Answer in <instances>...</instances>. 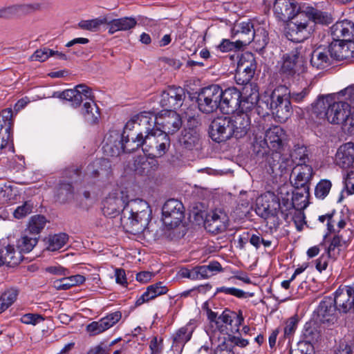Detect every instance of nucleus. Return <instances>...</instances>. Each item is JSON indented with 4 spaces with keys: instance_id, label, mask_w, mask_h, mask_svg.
Segmentation results:
<instances>
[{
    "instance_id": "obj_29",
    "label": "nucleus",
    "mask_w": 354,
    "mask_h": 354,
    "mask_svg": "<svg viewBox=\"0 0 354 354\" xmlns=\"http://www.w3.org/2000/svg\"><path fill=\"white\" fill-rule=\"evenodd\" d=\"M106 143L103 146L104 151L107 156L117 157L124 153L123 134L118 131H110L105 137Z\"/></svg>"
},
{
    "instance_id": "obj_8",
    "label": "nucleus",
    "mask_w": 354,
    "mask_h": 354,
    "mask_svg": "<svg viewBox=\"0 0 354 354\" xmlns=\"http://www.w3.org/2000/svg\"><path fill=\"white\" fill-rule=\"evenodd\" d=\"M287 140L285 131L280 126H274L267 129V162L273 171L274 162H279L281 157V151Z\"/></svg>"
},
{
    "instance_id": "obj_61",
    "label": "nucleus",
    "mask_w": 354,
    "mask_h": 354,
    "mask_svg": "<svg viewBox=\"0 0 354 354\" xmlns=\"http://www.w3.org/2000/svg\"><path fill=\"white\" fill-rule=\"evenodd\" d=\"M54 50L46 47L37 49L30 57L31 60L45 62L48 57L53 56Z\"/></svg>"
},
{
    "instance_id": "obj_40",
    "label": "nucleus",
    "mask_w": 354,
    "mask_h": 354,
    "mask_svg": "<svg viewBox=\"0 0 354 354\" xmlns=\"http://www.w3.org/2000/svg\"><path fill=\"white\" fill-rule=\"evenodd\" d=\"M156 157L142 158L136 163V171L140 175L149 176L158 168L159 164Z\"/></svg>"
},
{
    "instance_id": "obj_11",
    "label": "nucleus",
    "mask_w": 354,
    "mask_h": 354,
    "mask_svg": "<svg viewBox=\"0 0 354 354\" xmlns=\"http://www.w3.org/2000/svg\"><path fill=\"white\" fill-rule=\"evenodd\" d=\"M162 221L167 226L177 227L185 216V208L183 203L176 199L167 200L162 208Z\"/></svg>"
},
{
    "instance_id": "obj_54",
    "label": "nucleus",
    "mask_w": 354,
    "mask_h": 354,
    "mask_svg": "<svg viewBox=\"0 0 354 354\" xmlns=\"http://www.w3.org/2000/svg\"><path fill=\"white\" fill-rule=\"evenodd\" d=\"M332 183L327 179L321 180L315 186V196L317 198L324 199L330 192Z\"/></svg>"
},
{
    "instance_id": "obj_22",
    "label": "nucleus",
    "mask_w": 354,
    "mask_h": 354,
    "mask_svg": "<svg viewBox=\"0 0 354 354\" xmlns=\"http://www.w3.org/2000/svg\"><path fill=\"white\" fill-rule=\"evenodd\" d=\"M331 297H325L319 303L316 312L320 322L329 327L337 322V308Z\"/></svg>"
},
{
    "instance_id": "obj_15",
    "label": "nucleus",
    "mask_w": 354,
    "mask_h": 354,
    "mask_svg": "<svg viewBox=\"0 0 354 354\" xmlns=\"http://www.w3.org/2000/svg\"><path fill=\"white\" fill-rule=\"evenodd\" d=\"M230 116L218 117L214 119L209 127V136L211 139L221 143L231 138Z\"/></svg>"
},
{
    "instance_id": "obj_48",
    "label": "nucleus",
    "mask_w": 354,
    "mask_h": 354,
    "mask_svg": "<svg viewBox=\"0 0 354 354\" xmlns=\"http://www.w3.org/2000/svg\"><path fill=\"white\" fill-rule=\"evenodd\" d=\"M298 56L296 54L288 55L283 61L281 69L283 73L288 75H293L296 73H299L301 64L297 61Z\"/></svg>"
},
{
    "instance_id": "obj_18",
    "label": "nucleus",
    "mask_w": 354,
    "mask_h": 354,
    "mask_svg": "<svg viewBox=\"0 0 354 354\" xmlns=\"http://www.w3.org/2000/svg\"><path fill=\"white\" fill-rule=\"evenodd\" d=\"M279 211L282 214L286 212L284 208L282 209L279 196H276L274 192L267 191V227L268 226L270 233L276 230L279 225L277 216Z\"/></svg>"
},
{
    "instance_id": "obj_59",
    "label": "nucleus",
    "mask_w": 354,
    "mask_h": 354,
    "mask_svg": "<svg viewBox=\"0 0 354 354\" xmlns=\"http://www.w3.org/2000/svg\"><path fill=\"white\" fill-rule=\"evenodd\" d=\"M147 290L151 295V298L153 299L160 295L166 294L168 292V288L163 285V282L159 281L149 286Z\"/></svg>"
},
{
    "instance_id": "obj_20",
    "label": "nucleus",
    "mask_w": 354,
    "mask_h": 354,
    "mask_svg": "<svg viewBox=\"0 0 354 354\" xmlns=\"http://www.w3.org/2000/svg\"><path fill=\"white\" fill-rule=\"evenodd\" d=\"M128 196L123 192L109 194L102 202V211L104 216L115 217L122 214L123 207L126 205Z\"/></svg>"
},
{
    "instance_id": "obj_56",
    "label": "nucleus",
    "mask_w": 354,
    "mask_h": 354,
    "mask_svg": "<svg viewBox=\"0 0 354 354\" xmlns=\"http://www.w3.org/2000/svg\"><path fill=\"white\" fill-rule=\"evenodd\" d=\"M254 75L248 74V73H245L242 71H240L239 69H236V73L234 75V80L236 82V84L240 85H244L243 90L246 91V92L249 91L250 85H252L250 84V81L252 79Z\"/></svg>"
},
{
    "instance_id": "obj_37",
    "label": "nucleus",
    "mask_w": 354,
    "mask_h": 354,
    "mask_svg": "<svg viewBox=\"0 0 354 354\" xmlns=\"http://www.w3.org/2000/svg\"><path fill=\"white\" fill-rule=\"evenodd\" d=\"M24 259L23 254L13 245H8L0 251V266L6 264L9 267L18 266Z\"/></svg>"
},
{
    "instance_id": "obj_27",
    "label": "nucleus",
    "mask_w": 354,
    "mask_h": 354,
    "mask_svg": "<svg viewBox=\"0 0 354 354\" xmlns=\"http://www.w3.org/2000/svg\"><path fill=\"white\" fill-rule=\"evenodd\" d=\"M351 104L348 102H335L334 99L328 107L325 120L331 124H340L344 117L348 116Z\"/></svg>"
},
{
    "instance_id": "obj_6",
    "label": "nucleus",
    "mask_w": 354,
    "mask_h": 354,
    "mask_svg": "<svg viewBox=\"0 0 354 354\" xmlns=\"http://www.w3.org/2000/svg\"><path fill=\"white\" fill-rule=\"evenodd\" d=\"M223 89L218 84L202 88L198 92L196 102L200 111L209 114L221 110V99H222Z\"/></svg>"
},
{
    "instance_id": "obj_2",
    "label": "nucleus",
    "mask_w": 354,
    "mask_h": 354,
    "mask_svg": "<svg viewBox=\"0 0 354 354\" xmlns=\"http://www.w3.org/2000/svg\"><path fill=\"white\" fill-rule=\"evenodd\" d=\"M310 21L326 24L328 16L313 7H308L304 11H297V15L288 21L286 32L287 38L295 43L308 39L312 30L309 27Z\"/></svg>"
},
{
    "instance_id": "obj_17",
    "label": "nucleus",
    "mask_w": 354,
    "mask_h": 354,
    "mask_svg": "<svg viewBox=\"0 0 354 354\" xmlns=\"http://www.w3.org/2000/svg\"><path fill=\"white\" fill-rule=\"evenodd\" d=\"M229 225V217L222 209H216L206 214L204 227L210 233L217 234L225 232Z\"/></svg>"
},
{
    "instance_id": "obj_55",
    "label": "nucleus",
    "mask_w": 354,
    "mask_h": 354,
    "mask_svg": "<svg viewBox=\"0 0 354 354\" xmlns=\"http://www.w3.org/2000/svg\"><path fill=\"white\" fill-rule=\"evenodd\" d=\"M291 157L296 165L300 167L308 165L307 162L309 161L307 149L304 147L295 149L291 153Z\"/></svg>"
},
{
    "instance_id": "obj_41",
    "label": "nucleus",
    "mask_w": 354,
    "mask_h": 354,
    "mask_svg": "<svg viewBox=\"0 0 354 354\" xmlns=\"http://www.w3.org/2000/svg\"><path fill=\"white\" fill-rule=\"evenodd\" d=\"M74 187L72 183L60 180L57 188V198L61 203H68L74 198Z\"/></svg>"
},
{
    "instance_id": "obj_24",
    "label": "nucleus",
    "mask_w": 354,
    "mask_h": 354,
    "mask_svg": "<svg viewBox=\"0 0 354 354\" xmlns=\"http://www.w3.org/2000/svg\"><path fill=\"white\" fill-rule=\"evenodd\" d=\"M276 196H279L281 204L282 205V209L284 208L286 211L292 209H296V202L305 197L306 198L309 196V191L304 192V189H296L290 196L288 187L285 185L279 187L277 190Z\"/></svg>"
},
{
    "instance_id": "obj_57",
    "label": "nucleus",
    "mask_w": 354,
    "mask_h": 354,
    "mask_svg": "<svg viewBox=\"0 0 354 354\" xmlns=\"http://www.w3.org/2000/svg\"><path fill=\"white\" fill-rule=\"evenodd\" d=\"M33 209V203L31 201H25L21 205L18 206L13 212L14 217L17 219H21L30 213Z\"/></svg>"
},
{
    "instance_id": "obj_38",
    "label": "nucleus",
    "mask_w": 354,
    "mask_h": 354,
    "mask_svg": "<svg viewBox=\"0 0 354 354\" xmlns=\"http://www.w3.org/2000/svg\"><path fill=\"white\" fill-rule=\"evenodd\" d=\"M136 24V19L131 17H124L114 19H110L109 17H108L106 28L110 34H113L117 31H127L133 29Z\"/></svg>"
},
{
    "instance_id": "obj_9",
    "label": "nucleus",
    "mask_w": 354,
    "mask_h": 354,
    "mask_svg": "<svg viewBox=\"0 0 354 354\" xmlns=\"http://www.w3.org/2000/svg\"><path fill=\"white\" fill-rule=\"evenodd\" d=\"M154 124L158 131L169 134L176 133L183 126L182 118L176 111L163 110L155 118Z\"/></svg>"
},
{
    "instance_id": "obj_5",
    "label": "nucleus",
    "mask_w": 354,
    "mask_h": 354,
    "mask_svg": "<svg viewBox=\"0 0 354 354\" xmlns=\"http://www.w3.org/2000/svg\"><path fill=\"white\" fill-rule=\"evenodd\" d=\"M287 87L279 86L274 89L270 95L271 113L274 120L279 122H285L292 115V109L290 100L286 97Z\"/></svg>"
},
{
    "instance_id": "obj_26",
    "label": "nucleus",
    "mask_w": 354,
    "mask_h": 354,
    "mask_svg": "<svg viewBox=\"0 0 354 354\" xmlns=\"http://www.w3.org/2000/svg\"><path fill=\"white\" fill-rule=\"evenodd\" d=\"M297 3L295 0H275L273 11L276 17L282 21H288L297 15Z\"/></svg>"
},
{
    "instance_id": "obj_49",
    "label": "nucleus",
    "mask_w": 354,
    "mask_h": 354,
    "mask_svg": "<svg viewBox=\"0 0 354 354\" xmlns=\"http://www.w3.org/2000/svg\"><path fill=\"white\" fill-rule=\"evenodd\" d=\"M346 243V241L342 239V236L335 235L326 249L327 257L336 259L340 254L342 248Z\"/></svg>"
},
{
    "instance_id": "obj_51",
    "label": "nucleus",
    "mask_w": 354,
    "mask_h": 354,
    "mask_svg": "<svg viewBox=\"0 0 354 354\" xmlns=\"http://www.w3.org/2000/svg\"><path fill=\"white\" fill-rule=\"evenodd\" d=\"M132 133H127L123 134L124 142H123V148H124V153H132L140 147L143 149L145 140L140 139H134L131 136Z\"/></svg>"
},
{
    "instance_id": "obj_42",
    "label": "nucleus",
    "mask_w": 354,
    "mask_h": 354,
    "mask_svg": "<svg viewBox=\"0 0 354 354\" xmlns=\"http://www.w3.org/2000/svg\"><path fill=\"white\" fill-rule=\"evenodd\" d=\"M199 140L198 131L184 129L179 138V143L183 148L192 150L198 144Z\"/></svg>"
},
{
    "instance_id": "obj_10",
    "label": "nucleus",
    "mask_w": 354,
    "mask_h": 354,
    "mask_svg": "<svg viewBox=\"0 0 354 354\" xmlns=\"http://www.w3.org/2000/svg\"><path fill=\"white\" fill-rule=\"evenodd\" d=\"M170 147L169 136L165 133L156 131L145 140L143 151L148 156L161 157Z\"/></svg>"
},
{
    "instance_id": "obj_19",
    "label": "nucleus",
    "mask_w": 354,
    "mask_h": 354,
    "mask_svg": "<svg viewBox=\"0 0 354 354\" xmlns=\"http://www.w3.org/2000/svg\"><path fill=\"white\" fill-rule=\"evenodd\" d=\"M12 117L11 108L5 109L0 113V149H5L10 143L13 145Z\"/></svg>"
},
{
    "instance_id": "obj_34",
    "label": "nucleus",
    "mask_w": 354,
    "mask_h": 354,
    "mask_svg": "<svg viewBox=\"0 0 354 354\" xmlns=\"http://www.w3.org/2000/svg\"><path fill=\"white\" fill-rule=\"evenodd\" d=\"M314 175L313 167L305 165L299 169L293 181H291L295 189H304V192L310 191V181Z\"/></svg>"
},
{
    "instance_id": "obj_63",
    "label": "nucleus",
    "mask_w": 354,
    "mask_h": 354,
    "mask_svg": "<svg viewBox=\"0 0 354 354\" xmlns=\"http://www.w3.org/2000/svg\"><path fill=\"white\" fill-rule=\"evenodd\" d=\"M342 124V128L344 132L348 134H354V111L349 110L348 116L344 117Z\"/></svg>"
},
{
    "instance_id": "obj_64",
    "label": "nucleus",
    "mask_w": 354,
    "mask_h": 354,
    "mask_svg": "<svg viewBox=\"0 0 354 354\" xmlns=\"http://www.w3.org/2000/svg\"><path fill=\"white\" fill-rule=\"evenodd\" d=\"M223 292L226 295H233L237 298H246L248 297V293L244 292L242 290L236 288H227L225 286L218 288L216 289V293Z\"/></svg>"
},
{
    "instance_id": "obj_35",
    "label": "nucleus",
    "mask_w": 354,
    "mask_h": 354,
    "mask_svg": "<svg viewBox=\"0 0 354 354\" xmlns=\"http://www.w3.org/2000/svg\"><path fill=\"white\" fill-rule=\"evenodd\" d=\"M111 171V162L107 158L97 159L87 167V174L93 178L108 177Z\"/></svg>"
},
{
    "instance_id": "obj_14",
    "label": "nucleus",
    "mask_w": 354,
    "mask_h": 354,
    "mask_svg": "<svg viewBox=\"0 0 354 354\" xmlns=\"http://www.w3.org/2000/svg\"><path fill=\"white\" fill-rule=\"evenodd\" d=\"M332 300L339 313H347L351 310L354 313V283L351 286H340Z\"/></svg>"
},
{
    "instance_id": "obj_16",
    "label": "nucleus",
    "mask_w": 354,
    "mask_h": 354,
    "mask_svg": "<svg viewBox=\"0 0 354 354\" xmlns=\"http://www.w3.org/2000/svg\"><path fill=\"white\" fill-rule=\"evenodd\" d=\"M216 326L221 332L229 330L232 333L239 332V327L244 321L241 310L238 313L225 308L218 317Z\"/></svg>"
},
{
    "instance_id": "obj_62",
    "label": "nucleus",
    "mask_w": 354,
    "mask_h": 354,
    "mask_svg": "<svg viewBox=\"0 0 354 354\" xmlns=\"http://www.w3.org/2000/svg\"><path fill=\"white\" fill-rule=\"evenodd\" d=\"M299 322V317L297 314L287 319L284 328V334L286 336L289 337L294 334L297 328Z\"/></svg>"
},
{
    "instance_id": "obj_4",
    "label": "nucleus",
    "mask_w": 354,
    "mask_h": 354,
    "mask_svg": "<svg viewBox=\"0 0 354 354\" xmlns=\"http://www.w3.org/2000/svg\"><path fill=\"white\" fill-rule=\"evenodd\" d=\"M265 104L266 102L259 99L252 113L254 118L252 149L257 158H261L266 155V110L263 106Z\"/></svg>"
},
{
    "instance_id": "obj_33",
    "label": "nucleus",
    "mask_w": 354,
    "mask_h": 354,
    "mask_svg": "<svg viewBox=\"0 0 354 354\" xmlns=\"http://www.w3.org/2000/svg\"><path fill=\"white\" fill-rule=\"evenodd\" d=\"M335 163L342 168H348L354 163V144L351 142L341 145L335 154Z\"/></svg>"
},
{
    "instance_id": "obj_28",
    "label": "nucleus",
    "mask_w": 354,
    "mask_h": 354,
    "mask_svg": "<svg viewBox=\"0 0 354 354\" xmlns=\"http://www.w3.org/2000/svg\"><path fill=\"white\" fill-rule=\"evenodd\" d=\"M333 60L340 61L354 57V41L333 40L329 45Z\"/></svg>"
},
{
    "instance_id": "obj_44",
    "label": "nucleus",
    "mask_w": 354,
    "mask_h": 354,
    "mask_svg": "<svg viewBox=\"0 0 354 354\" xmlns=\"http://www.w3.org/2000/svg\"><path fill=\"white\" fill-rule=\"evenodd\" d=\"M39 236H34L25 231L17 241V248L23 253H28L32 250L38 243Z\"/></svg>"
},
{
    "instance_id": "obj_60",
    "label": "nucleus",
    "mask_w": 354,
    "mask_h": 354,
    "mask_svg": "<svg viewBox=\"0 0 354 354\" xmlns=\"http://www.w3.org/2000/svg\"><path fill=\"white\" fill-rule=\"evenodd\" d=\"M12 8H15V10L13 9V15L15 16L31 13L33 11L38 10L39 8V5L37 3L21 4L12 6Z\"/></svg>"
},
{
    "instance_id": "obj_36",
    "label": "nucleus",
    "mask_w": 354,
    "mask_h": 354,
    "mask_svg": "<svg viewBox=\"0 0 354 354\" xmlns=\"http://www.w3.org/2000/svg\"><path fill=\"white\" fill-rule=\"evenodd\" d=\"M249 91L250 92L248 93V92L243 90L242 97L240 99V108L238 109L240 110L239 113H246L248 111H252L254 106L259 100V93L257 85H250Z\"/></svg>"
},
{
    "instance_id": "obj_46",
    "label": "nucleus",
    "mask_w": 354,
    "mask_h": 354,
    "mask_svg": "<svg viewBox=\"0 0 354 354\" xmlns=\"http://www.w3.org/2000/svg\"><path fill=\"white\" fill-rule=\"evenodd\" d=\"M19 290L11 288L5 290L0 296V314L7 310L17 300Z\"/></svg>"
},
{
    "instance_id": "obj_47",
    "label": "nucleus",
    "mask_w": 354,
    "mask_h": 354,
    "mask_svg": "<svg viewBox=\"0 0 354 354\" xmlns=\"http://www.w3.org/2000/svg\"><path fill=\"white\" fill-rule=\"evenodd\" d=\"M47 221L44 216L35 215L30 218L26 232L34 236H40L39 234L44 228Z\"/></svg>"
},
{
    "instance_id": "obj_31",
    "label": "nucleus",
    "mask_w": 354,
    "mask_h": 354,
    "mask_svg": "<svg viewBox=\"0 0 354 354\" xmlns=\"http://www.w3.org/2000/svg\"><path fill=\"white\" fill-rule=\"evenodd\" d=\"M138 122L136 126V131L132 133V138L134 139L146 140L147 137L149 135H153L156 131H158L157 128L154 124V121L144 115H139L137 117Z\"/></svg>"
},
{
    "instance_id": "obj_3",
    "label": "nucleus",
    "mask_w": 354,
    "mask_h": 354,
    "mask_svg": "<svg viewBox=\"0 0 354 354\" xmlns=\"http://www.w3.org/2000/svg\"><path fill=\"white\" fill-rule=\"evenodd\" d=\"M151 210L148 203L136 198L128 201L122 209L121 224L127 232L137 234L142 232L151 220Z\"/></svg>"
},
{
    "instance_id": "obj_45",
    "label": "nucleus",
    "mask_w": 354,
    "mask_h": 354,
    "mask_svg": "<svg viewBox=\"0 0 354 354\" xmlns=\"http://www.w3.org/2000/svg\"><path fill=\"white\" fill-rule=\"evenodd\" d=\"M85 277L81 274L63 277L54 282V286L57 290H68L70 288L82 284L85 281Z\"/></svg>"
},
{
    "instance_id": "obj_25",
    "label": "nucleus",
    "mask_w": 354,
    "mask_h": 354,
    "mask_svg": "<svg viewBox=\"0 0 354 354\" xmlns=\"http://www.w3.org/2000/svg\"><path fill=\"white\" fill-rule=\"evenodd\" d=\"M330 32L333 40L354 41V23L348 19L338 21L331 26Z\"/></svg>"
},
{
    "instance_id": "obj_21",
    "label": "nucleus",
    "mask_w": 354,
    "mask_h": 354,
    "mask_svg": "<svg viewBox=\"0 0 354 354\" xmlns=\"http://www.w3.org/2000/svg\"><path fill=\"white\" fill-rule=\"evenodd\" d=\"M231 138L236 140L244 138L250 129L251 120L245 113H237L230 116Z\"/></svg>"
},
{
    "instance_id": "obj_13",
    "label": "nucleus",
    "mask_w": 354,
    "mask_h": 354,
    "mask_svg": "<svg viewBox=\"0 0 354 354\" xmlns=\"http://www.w3.org/2000/svg\"><path fill=\"white\" fill-rule=\"evenodd\" d=\"M301 337L302 340L298 343L297 348L290 350V354H313V344L318 341L320 334L315 326L307 322Z\"/></svg>"
},
{
    "instance_id": "obj_43",
    "label": "nucleus",
    "mask_w": 354,
    "mask_h": 354,
    "mask_svg": "<svg viewBox=\"0 0 354 354\" xmlns=\"http://www.w3.org/2000/svg\"><path fill=\"white\" fill-rule=\"evenodd\" d=\"M236 68L254 75L257 69V62L254 55L250 52L243 53L238 61Z\"/></svg>"
},
{
    "instance_id": "obj_53",
    "label": "nucleus",
    "mask_w": 354,
    "mask_h": 354,
    "mask_svg": "<svg viewBox=\"0 0 354 354\" xmlns=\"http://www.w3.org/2000/svg\"><path fill=\"white\" fill-rule=\"evenodd\" d=\"M192 332V330H189L188 326L179 328L173 336V346L185 344L191 339Z\"/></svg>"
},
{
    "instance_id": "obj_1",
    "label": "nucleus",
    "mask_w": 354,
    "mask_h": 354,
    "mask_svg": "<svg viewBox=\"0 0 354 354\" xmlns=\"http://www.w3.org/2000/svg\"><path fill=\"white\" fill-rule=\"evenodd\" d=\"M52 97L68 101L75 109L83 103L81 114L89 124L97 123L100 115V109L95 103V97L92 89L86 84H78L73 89L54 92Z\"/></svg>"
},
{
    "instance_id": "obj_23",
    "label": "nucleus",
    "mask_w": 354,
    "mask_h": 354,
    "mask_svg": "<svg viewBox=\"0 0 354 354\" xmlns=\"http://www.w3.org/2000/svg\"><path fill=\"white\" fill-rule=\"evenodd\" d=\"M221 99V111L225 114H230L240 108V99L242 92L234 86L223 90Z\"/></svg>"
},
{
    "instance_id": "obj_7",
    "label": "nucleus",
    "mask_w": 354,
    "mask_h": 354,
    "mask_svg": "<svg viewBox=\"0 0 354 354\" xmlns=\"http://www.w3.org/2000/svg\"><path fill=\"white\" fill-rule=\"evenodd\" d=\"M232 37L236 39V44L242 48L250 44L256 37L260 35L263 41H266V30L260 26V24H254L250 21L235 24L231 30Z\"/></svg>"
},
{
    "instance_id": "obj_50",
    "label": "nucleus",
    "mask_w": 354,
    "mask_h": 354,
    "mask_svg": "<svg viewBox=\"0 0 354 354\" xmlns=\"http://www.w3.org/2000/svg\"><path fill=\"white\" fill-rule=\"evenodd\" d=\"M68 235L66 233H59L50 236L48 239L47 249L50 251H57L61 249L68 241Z\"/></svg>"
},
{
    "instance_id": "obj_58",
    "label": "nucleus",
    "mask_w": 354,
    "mask_h": 354,
    "mask_svg": "<svg viewBox=\"0 0 354 354\" xmlns=\"http://www.w3.org/2000/svg\"><path fill=\"white\" fill-rule=\"evenodd\" d=\"M121 317L122 313L120 311H115L109 314L100 320L102 324L103 328L104 330H106L118 323L120 320Z\"/></svg>"
},
{
    "instance_id": "obj_12",
    "label": "nucleus",
    "mask_w": 354,
    "mask_h": 354,
    "mask_svg": "<svg viewBox=\"0 0 354 354\" xmlns=\"http://www.w3.org/2000/svg\"><path fill=\"white\" fill-rule=\"evenodd\" d=\"M185 90L180 86H169L160 95V104L165 110L179 109L185 100Z\"/></svg>"
},
{
    "instance_id": "obj_52",
    "label": "nucleus",
    "mask_w": 354,
    "mask_h": 354,
    "mask_svg": "<svg viewBox=\"0 0 354 354\" xmlns=\"http://www.w3.org/2000/svg\"><path fill=\"white\" fill-rule=\"evenodd\" d=\"M108 21V17H101L91 20H82L79 22L78 27L83 30L90 31H97L99 30L100 26L103 24H106Z\"/></svg>"
},
{
    "instance_id": "obj_30",
    "label": "nucleus",
    "mask_w": 354,
    "mask_h": 354,
    "mask_svg": "<svg viewBox=\"0 0 354 354\" xmlns=\"http://www.w3.org/2000/svg\"><path fill=\"white\" fill-rule=\"evenodd\" d=\"M333 57L328 46H319L315 49L310 57V64L317 69H324L333 64Z\"/></svg>"
},
{
    "instance_id": "obj_39",
    "label": "nucleus",
    "mask_w": 354,
    "mask_h": 354,
    "mask_svg": "<svg viewBox=\"0 0 354 354\" xmlns=\"http://www.w3.org/2000/svg\"><path fill=\"white\" fill-rule=\"evenodd\" d=\"M333 100V97L330 95H319L316 102L312 104V114L317 118L325 120L326 112Z\"/></svg>"
},
{
    "instance_id": "obj_32",
    "label": "nucleus",
    "mask_w": 354,
    "mask_h": 354,
    "mask_svg": "<svg viewBox=\"0 0 354 354\" xmlns=\"http://www.w3.org/2000/svg\"><path fill=\"white\" fill-rule=\"evenodd\" d=\"M248 344L247 339L227 333L226 337H223V341L215 349L214 354H234L235 346L245 347Z\"/></svg>"
}]
</instances>
